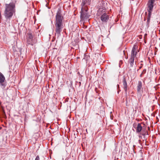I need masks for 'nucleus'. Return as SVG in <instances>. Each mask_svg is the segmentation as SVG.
<instances>
[{
	"label": "nucleus",
	"instance_id": "nucleus-1",
	"mask_svg": "<svg viewBox=\"0 0 160 160\" xmlns=\"http://www.w3.org/2000/svg\"><path fill=\"white\" fill-rule=\"evenodd\" d=\"M16 1H13L9 4L6 3L5 4L4 16L6 20L5 24L10 25V21L16 12Z\"/></svg>",
	"mask_w": 160,
	"mask_h": 160
},
{
	"label": "nucleus",
	"instance_id": "nucleus-2",
	"mask_svg": "<svg viewBox=\"0 0 160 160\" xmlns=\"http://www.w3.org/2000/svg\"><path fill=\"white\" fill-rule=\"evenodd\" d=\"M61 13V9L58 8L56 16V20L55 22V34L58 37H59L60 35L61 32L63 27L62 23L63 17L62 16Z\"/></svg>",
	"mask_w": 160,
	"mask_h": 160
},
{
	"label": "nucleus",
	"instance_id": "nucleus-3",
	"mask_svg": "<svg viewBox=\"0 0 160 160\" xmlns=\"http://www.w3.org/2000/svg\"><path fill=\"white\" fill-rule=\"evenodd\" d=\"M155 1V0H148L147 4V11L148 12V15L147 17V24L148 27L149 26L151 16L153 8V3Z\"/></svg>",
	"mask_w": 160,
	"mask_h": 160
},
{
	"label": "nucleus",
	"instance_id": "nucleus-4",
	"mask_svg": "<svg viewBox=\"0 0 160 160\" xmlns=\"http://www.w3.org/2000/svg\"><path fill=\"white\" fill-rule=\"evenodd\" d=\"M105 9L100 8L97 12L98 16L101 15L100 18L102 23H106L109 19V15L107 13L105 12Z\"/></svg>",
	"mask_w": 160,
	"mask_h": 160
},
{
	"label": "nucleus",
	"instance_id": "nucleus-5",
	"mask_svg": "<svg viewBox=\"0 0 160 160\" xmlns=\"http://www.w3.org/2000/svg\"><path fill=\"white\" fill-rule=\"evenodd\" d=\"M80 13H81L80 18L82 21L87 20L90 16V14L88 12V9L87 7H82Z\"/></svg>",
	"mask_w": 160,
	"mask_h": 160
},
{
	"label": "nucleus",
	"instance_id": "nucleus-6",
	"mask_svg": "<svg viewBox=\"0 0 160 160\" xmlns=\"http://www.w3.org/2000/svg\"><path fill=\"white\" fill-rule=\"evenodd\" d=\"M142 82L141 81H138L137 84V91L138 96L141 97L143 92Z\"/></svg>",
	"mask_w": 160,
	"mask_h": 160
},
{
	"label": "nucleus",
	"instance_id": "nucleus-7",
	"mask_svg": "<svg viewBox=\"0 0 160 160\" xmlns=\"http://www.w3.org/2000/svg\"><path fill=\"white\" fill-rule=\"evenodd\" d=\"M0 85L1 88L5 90L7 85V82L5 81V78L3 74L0 72Z\"/></svg>",
	"mask_w": 160,
	"mask_h": 160
},
{
	"label": "nucleus",
	"instance_id": "nucleus-8",
	"mask_svg": "<svg viewBox=\"0 0 160 160\" xmlns=\"http://www.w3.org/2000/svg\"><path fill=\"white\" fill-rule=\"evenodd\" d=\"M137 47L136 45H134L132 48L131 58H134L136 57L137 54Z\"/></svg>",
	"mask_w": 160,
	"mask_h": 160
},
{
	"label": "nucleus",
	"instance_id": "nucleus-9",
	"mask_svg": "<svg viewBox=\"0 0 160 160\" xmlns=\"http://www.w3.org/2000/svg\"><path fill=\"white\" fill-rule=\"evenodd\" d=\"M122 82L123 83V89L125 91L126 95H127L128 90V85L125 76H123L122 80Z\"/></svg>",
	"mask_w": 160,
	"mask_h": 160
},
{
	"label": "nucleus",
	"instance_id": "nucleus-10",
	"mask_svg": "<svg viewBox=\"0 0 160 160\" xmlns=\"http://www.w3.org/2000/svg\"><path fill=\"white\" fill-rule=\"evenodd\" d=\"M144 128H143L141 126V124L138 123L136 127V132L137 133H138L141 132H142V131H143L144 129Z\"/></svg>",
	"mask_w": 160,
	"mask_h": 160
},
{
	"label": "nucleus",
	"instance_id": "nucleus-11",
	"mask_svg": "<svg viewBox=\"0 0 160 160\" xmlns=\"http://www.w3.org/2000/svg\"><path fill=\"white\" fill-rule=\"evenodd\" d=\"M90 0H82V2L81 4V6H82V7H87V6L88 5H90Z\"/></svg>",
	"mask_w": 160,
	"mask_h": 160
},
{
	"label": "nucleus",
	"instance_id": "nucleus-12",
	"mask_svg": "<svg viewBox=\"0 0 160 160\" xmlns=\"http://www.w3.org/2000/svg\"><path fill=\"white\" fill-rule=\"evenodd\" d=\"M34 43L35 42L33 39H27V45H30L33 46Z\"/></svg>",
	"mask_w": 160,
	"mask_h": 160
},
{
	"label": "nucleus",
	"instance_id": "nucleus-13",
	"mask_svg": "<svg viewBox=\"0 0 160 160\" xmlns=\"http://www.w3.org/2000/svg\"><path fill=\"white\" fill-rule=\"evenodd\" d=\"M134 58H130L129 59V62L131 67H132L133 66L134 64Z\"/></svg>",
	"mask_w": 160,
	"mask_h": 160
},
{
	"label": "nucleus",
	"instance_id": "nucleus-14",
	"mask_svg": "<svg viewBox=\"0 0 160 160\" xmlns=\"http://www.w3.org/2000/svg\"><path fill=\"white\" fill-rule=\"evenodd\" d=\"M27 39H33V34L32 33H28L27 35Z\"/></svg>",
	"mask_w": 160,
	"mask_h": 160
},
{
	"label": "nucleus",
	"instance_id": "nucleus-15",
	"mask_svg": "<svg viewBox=\"0 0 160 160\" xmlns=\"http://www.w3.org/2000/svg\"><path fill=\"white\" fill-rule=\"evenodd\" d=\"M141 134L143 136H145L146 135H148V132L147 131H145V129L144 128L143 131H142V132L141 133Z\"/></svg>",
	"mask_w": 160,
	"mask_h": 160
},
{
	"label": "nucleus",
	"instance_id": "nucleus-16",
	"mask_svg": "<svg viewBox=\"0 0 160 160\" xmlns=\"http://www.w3.org/2000/svg\"><path fill=\"white\" fill-rule=\"evenodd\" d=\"M142 151L140 150L139 152V155L140 156V159H142L143 155V152H142Z\"/></svg>",
	"mask_w": 160,
	"mask_h": 160
},
{
	"label": "nucleus",
	"instance_id": "nucleus-17",
	"mask_svg": "<svg viewBox=\"0 0 160 160\" xmlns=\"http://www.w3.org/2000/svg\"><path fill=\"white\" fill-rule=\"evenodd\" d=\"M146 69H144L142 72V73H141V74L140 75V77H142V76L144 74H145L146 73Z\"/></svg>",
	"mask_w": 160,
	"mask_h": 160
},
{
	"label": "nucleus",
	"instance_id": "nucleus-18",
	"mask_svg": "<svg viewBox=\"0 0 160 160\" xmlns=\"http://www.w3.org/2000/svg\"><path fill=\"white\" fill-rule=\"evenodd\" d=\"M39 159H40L39 157V156L38 155L36 157L35 159V160H39Z\"/></svg>",
	"mask_w": 160,
	"mask_h": 160
},
{
	"label": "nucleus",
	"instance_id": "nucleus-19",
	"mask_svg": "<svg viewBox=\"0 0 160 160\" xmlns=\"http://www.w3.org/2000/svg\"><path fill=\"white\" fill-rule=\"evenodd\" d=\"M142 64H141V65H142V66H140V67H139V69H141V68H142Z\"/></svg>",
	"mask_w": 160,
	"mask_h": 160
},
{
	"label": "nucleus",
	"instance_id": "nucleus-20",
	"mask_svg": "<svg viewBox=\"0 0 160 160\" xmlns=\"http://www.w3.org/2000/svg\"><path fill=\"white\" fill-rule=\"evenodd\" d=\"M139 138H142V136L141 135H139Z\"/></svg>",
	"mask_w": 160,
	"mask_h": 160
},
{
	"label": "nucleus",
	"instance_id": "nucleus-21",
	"mask_svg": "<svg viewBox=\"0 0 160 160\" xmlns=\"http://www.w3.org/2000/svg\"><path fill=\"white\" fill-rule=\"evenodd\" d=\"M148 130H150V127H148Z\"/></svg>",
	"mask_w": 160,
	"mask_h": 160
},
{
	"label": "nucleus",
	"instance_id": "nucleus-22",
	"mask_svg": "<svg viewBox=\"0 0 160 160\" xmlns=\"http://www.w3.org/2000/svg\"><path fill=\"white\" fill-rule=\"evenodd\" d=\"M117 87H118V88H119V85L118 84L117 85Z\"/></svg>",
	"mask_w": 160,
	"mask_h": 160
},
{
	"label": "nucleus",
	"instance_id": "nucleus-23",
	"mask_svg": "<svg viewBox=\"0 0 160 160\" xmlns=\"http://www.w3.org/2000/svg\"><path fill=\"white\" fill-rule=\"evenodd\" d=\"M111 117V119L112 120V119H113V118H112L111 116V117Z\"/></svg>",
	"mask_w": 160,
	"mask_h": 160
},
{
	"label": "nucleus",
	"instance_id": "nucleus-24",
	"mask_svg": "<svg viewBox=\"0 0 160 160\" xmlns=\"http://www.w3.org/2000/svg\"><path fill=\"white\" fill-rule=\"evenodd\" d=\"M123 52L124 54H125V52H124L125 51H123Z\"/></svg>",
	"mask_w": 160,
	"mask_h": 160
},
{
	"label": "nucleus",
	"instance_id": "nucleus-25",
	"mask_svg": "<svg viewBox=\"0 0 160 160\" xmlns=\"http://www.w3.org/2000/svg\"><path fill=\"white\" fill-rule=\"evenodd\" d=\"M79 83H80V84H81V82H79Z\"/></svg>",
	"mask_w": 160,
	"mask_h": 160
}]
</instances>
